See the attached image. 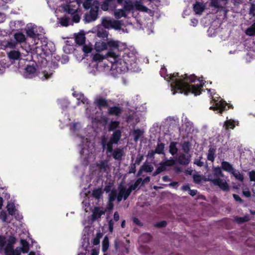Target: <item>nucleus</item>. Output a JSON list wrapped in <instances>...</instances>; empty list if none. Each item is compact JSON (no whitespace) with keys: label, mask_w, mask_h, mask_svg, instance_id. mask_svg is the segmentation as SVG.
<instances>
[{"label":"nucleus","mask_w":255,"mask_h":255,"mask_svg":"<svg viewBox=\"0 0 255 255\" xmlns=\"http://www.w3.org/2000/svg\"><path fill=\"white\" fill-rule=\"evenodd\" d=\"M221 170L228 172L229 173H231L232 171L234 169L232 164L230 163L228 161H223L221 162Z\"/></svg>","instance_id":"nucleus-26"},{"label":"nucleus","mask_w":255,"mask_h":255,"mask_svg":"<svg viewBox=\"0 0 255 255\" xmlns=\"http://www.w3.org/2000/svg\"><path fill=\"white\" fill-rule=\"evenodd\" d=\"M142 178H138L134 182V183L132 185H131V188L133 189L134 190H135L138 185L141 183Z\"/></svg>","instance_id":"nucleus-54"},{"label":"nucleus","mask_w":255,"mask_h":255,"mask_svg":"<svg viewBox=\"0 0 255 255\" xmlns=\"http://www.w3.org/2000/svg\"><path fill=\"white\" fill-rule=\"evenodd\" d=\"M122 23L121 21L119 20H113L112 27L111 28H113L116 30H120L122 28Z\"/></svg>","instance_id":"nucleus-39"},{"label":"nucleus","mask_w":255,"mask_h":255,"mask_svg":"<svg viewBox=\"0 0 255 255\" xmlns=\"http://www.w3.org/2000/svg\"><path fill=\"white\" fill-rule=\"evenodd\" d=\"M177 144V142L175 141H172L170 142L169 146V153L172 155H174L176 154L177 153L178 151V149L176 146V145Z\"/></svg>","instance_id":"nucleus-30"},{"label":"nucleus","mask_w":255,"mask_h":255,"mask_svg":"<svg viewBox=\"0 0 255 255\" xmlns=\"http://www.w3.org/2000/svg\"><path fill=\"white\" fill-rule=\"evenodd\" d=\"M224 127L226 130L234 129L235 127V122L232 120H227L224 123Z\"/></svg>","instance_id":"nucleus-40"},{"label":"nucleus","mask_w":255,"mask_h":255,"mask_svg":"<svg viewBox=\"0 0 255 255\" xmlns=\"http://www.w3.org/2000/svg\"><path fill=\"white\" fill-rule=\"evenodd\" d=\"M107 42L104 41L97 42L95 44V49L97 51H101L107 49Z\"/></svg>","instance_id":"nucleus-29"},{"label":"nucleus","mask_w":255,"mask_h":255,"mask_svg":"<svg viewBox=\"0 0 255 255\" xmlns=\"http://www.w3.org/2000/svg\"><path fill=\"white\" fill-rule=\"evenodd\" d=\"M135 8L137 10L143 12H147L148 8L140 3H136L135 5Z\"/></svg>","instance_id":"nucleus-50"},{"label":"nucleus","mask_w":255,"mask_h":255,"mask_svg":"<svg viewBox=\"0 0 255 255\" xmlns=\"http://www.w3.org/2000/svg\"><path fill=\"white\" fill-rule=\"evenodd\" d=\"M7 216L6 213L4 211H1L0 213V219L2 222H7Z\"/></svg>","instance_id":"nucleus-60"},{"label":"nucleus","mask_w":255,"mask_h":255,"mask_svg":"<svg viewBox=\"0 0 255 255\" xmlns=\"http://www.w3.org/2000/svg\"><path fill=\"white\" fill-rule=\"evenodd\" d=\"M210 5L218 9H222L223 7L219 3V0H211Z\"/></svg>","instance_id":"nucleus-49"},{"label":"nucleus","mask_w":255,"mask_h":255,"mask_svg":"<svg viewBox=\"0 0 255 255\" xmlns=\"http://www.w3.org/2000/svg\"><path fill=\"white\" fill-rule=\"evenodd\" d=\"M124 5L123 8L118 9L114 12V15L117 19L121 17H126L127 14L126 11L128 12L131 11L134 8V5L131 0H124Z\"/></svg>","instance_id":"nucleus-8"},{"label":"nucleus","mask_w":255,"mask_h":255,"mask_svg":"<svg viewBox=\"0 0 255 255\" xmlns=\"http://www.w3.org/2000/svg\"><path fill=\"white\" fill-rule=\"evenodd\" d=\"M193 10L196 14H201L205 9V6L200 2L196 1L193 4Z\"/></svg>","instance_id":"nucleus-28"},{"label":"nucleus","mask_w":255,"mask_h":255,"mask_svg":"<svg viewBox=\"0 0 255 255\" xmlns=\"http://www.w3.org/2000/svg\"><path fill=\"white\" fill-rule=\"evenodd\" d=\"M60 23L62 26H67L69 24V18L66 17H62Z\"/></svg>","instance_id":"nucleus-53"},{"label":"nucleus","mask_w":255,"mask_h":255,"mask_svg":"<svg viewBox=\"0 0 255 255\" xmlns=\"http://www.w3.org/2000/svg\"><path fill=\"white\" fill-rule=\"evenodd\" d=\"M113 20H109L106 18H104L102 20V24L103 26L107 29H109L112 27Z\"/></svg>","instance_id":"nucleus-44"},{"label":"nucleus","mask_w":255,"mask_h":255,"mask_svg":"<svg viewBox=\"0 0 255 255\" xmlns=\"http://www.w3.org/2000/svg\"><path fill=\"white\" fill-rule=\"evenodd\" d=\"M36 26L35 25H27L26 28V33L28 36L34 39V43H35L36 38L38 37L39 34L35 30Z\"/></svg>","instance_id":"nucleus-16"},{"label":"nucleus","mask_w":255,"mask_h":255,"mask_svg":"<svg viewBox=\"0 0 255 255\" xmlns=\"http://www.w3.org/2000/svg\"><path fill=\"white\" fill-rule=\"evenodd\" d=\"M120 126V122L117 121H111L109 125L108 130L109 131H114L116 128H118Z\"/></svg>","instance_id":"nucleus-34"},{"label":"nucleus","mask_w":255,"mask_h":255,"mask_svg":"<svg viewBox=\"0 0 255 255\" xmlns=\"http://www.w3.org/2000/svg\"><path fill=\"white\" fill-rule=\"evenodd\" d=\"M93 0H85L83 3L84 8L86 9H88L91 6V2Z\"/></svg>","instance_id":"nucleus-57"},{"label":"nucleus","mask_w":255,"mask_h":255,"mask_svg":"<svg viewBox=\"0 0 255 255\" xmlns=\"http://www.w3.org/2000/svg\"><path fill=\"white\" fill-rule=\"evenodd\" d=\"M103 194V191L102 188H95L93 190L92 195L95 199H99L101 197Z\"/></svg>","instance_id":"nucleus-33"},{"label":"nucleus","mask_w":255,"mask_h":255,"mask_svg":"<svg viewBox=\"0 0 255 255\" xmlns=\"http://www.w3.org/2000/svg\"><path fill=\"white\" fill-rule=\"evenodd\" d=\"M231 174H233L235 178L241 182H243L244 179V176L242 174H241L240 171L238 170L234 169L232 171Z\"/></svg>","instance_id":"nucleus-36"},{"label":"nucleus","mask_w":255,"mask_h":255,"mask_svg":"<svg viewBox=\"0 0 255 255\" xmlns=\"http://www.w3.org/2000/svg\"><path fill=\"white\" fill-rule=\"evenodd\" d=\"M109 246V240L107 237H105L103 241L102 244V251L106 252L107 251Z\"/></svg>","instance_id":"nucleus-46"},{"label":"nucleus","mask_w":255,"mask_h":255,"mask_svg":"<svg viewBox=\"0 0 255 255\" xmlns=\"http://www.w3.org/2000/svg\"><path fill=\"white\" fill-rule=\"evenodd\" d=\"M246 33L249 36H254L255 35V29L252 25L250 27L247 28Z\"/></svg>","instance_id":"nucleus-52"},{"label":"nucleus","mask_w":255,"mask_h":255,"mask_svg":"<svg viewBox=\"0 0 255 255\" xmlns=\"http://www.w3.org/2000/svg\"><path fill=\"white\" fill-rule=\"evenodd\" d=\"M122 136V131L120 129L116 130L112 134L110 140L114 142L115 144H117L120 141Z\"/></svg>","instance_id":"nucleus-22"},{"label":"nucleus","mask_w":255,"mask_h":255,"mask_svg":"<svg viewBox=\"0 0 255 255\" xmlns=\"http://www.w3.org/2000/svg\"><path fill=\"white\" fill-rule=\"evenodd\" d=\"M133 66L128 65L123 58L117 57L114 58V61L112 65V69L115 70L119 73H122L127 72L128 70H132Z\"/></svg>","instance_id":"nucleus-5"},{"label":"nucleus","mask_w":255,"mask_h":255,"mask_svg":"<svg viewBox=\"0 0 255 255\" xmlns=\"http://www.w3.org/2000/svg\"><path fill=\"white\" fill-rule=\"evenodd\" d=\"M167 170V168L163 164L162 162L159 163V166L157 168L156 170L152 173V176H156L158 174L161 173L162 172H164Z\"/></svg>","instance_id":"nucleus-31"},{"label":"nucleus","mask_w":255,"mask_h":255,"mask_svg":"<svg viewBox=\"0 0 255 255\" xmlns=\"http://www.w3.org/2000/svg\"><path fill=\"white\" fill-rule=\"evenodd\" d=\"M202 156L199 157V159H195L194 161V163L197 165L199 167H202L204 166V162L201 161L202 159Z\"/></svg>","instance_id":"nucleus-56"},{"label":"nucleus","mask_w":255,"mask_h":255,"mask_svg":"<svg viewBox=\"0 0 255 255\" xmlns=\"http://www.w3.org/2000/svg\"><path fill=\"white\" fill-rule=\"evenodd\" d=\"M118 195L117 191L116 189H113L109 195V201L112 207L113 202L116 200Z\"/></svg>","instance_id":"nucleus-35"},{"label":"nucleus","mask_w":255,"mask_h":255,"mask_svg":"<svg viewBox=\"0 0 255 255\" xmlns=\"http://www.w3.org/2000/svg\"><path fill=\"white\" fill-rule=\"evenodd\" d=\"M105 211L103 210H101L99 207H95L92 215V221H94L101 218V216L105 214Z\"/></svg>","instance_id":"nucleus-17"},{"label":"nucleus","mask_w":255,"mask_h":255,"mask_svg":"<svg viewBox=\"0 0 255 255\" xmlns=\"http://www.w3.org/2000/svg\"><path fill=\"white\" fill-rule=\"evenodd\" d=\"M212 182L216 186H218L222 190L224 191H228L230 190V187L227 182L221 179L211 178Z\"/></svg>","instance_id":"nucleus-14"},{"label":"nucleus","mask_w":255,"mask_h":255,"mask_svg":"<svg viewBox=\"0 0 255 255\" xmlns=\"http://www.w3.org/2000/svg\"><path fill=\"white\" fill-rule=\"evenodd\" d=\"M36 69L34 66L27 65L25 68L24 75L26 78H32L35 74Z\"/></svg>","instance_id":"nucleus-18"},{"label":"nucleus","mask_w":255,"mask_h":255,"mask_svg":"<svg viewBox=\"0 0 255 255\" xmlns=\"http://www.w3.org/2000/svg\"><path fill=\"white\" fill-rule=\"evenodd\" d=\"M117 3L122 5L124 0H116ZM117 7L116 0H104L101 4V8L104 11H107L109 8L115 9Z\"/></svg>","instance_id":"nucleus-10"},{"label":"nucleus","mask_w":255,"mask_h":255,"mask_svg":"<svg viewBox=\"0 0 255 255\" xmlns=\"http://www.w3.org/2000/svg\"><path fill=\"white\" fill-rule=\"evenodd\" d=\"M108 138L105 135H103L101 137V145L102 146V148L103 150L106 149V153L108 154L109 153H112L113 150V144H115L114 142H113L110 140L108 142Z\"/></svg>","instance_id":"nucleus-12"},{"label":"nucleus","mask_w":255,"mask_h":255,"mask_svg":"<svg viewBox=\"0 0 255 255\" xmlns=\"http://www.w3.org/2000/svg\"><path fill=\"white\" fill-rule=\"evenodd\" d=\"M112 152L113 158L117 160H121L125 154L123 148H117Z\"/></svg>","instance_id":"nucleus-20"},{"label":"nucleus","mask_w":255,"mask_h":255,"mask_svg":"<svg viewBox=\"0 0 255 255\" xmlns=\"http://www.w3.org/2000/svg\"><path fill=\"white\" fill-rule=\"evenodd\" d=\"M82 50L84 53L86 54V55L91 52L93 48L92 46L91 45H83Z\"/></svg>","instance_id":"nucleus-48"},{"label":"nucleus","mask_w":255,"mask_h":255,"mask_svg":"<svg viewBox=\"0 0 255 255\" xmlns=\"http://www.w3.org/2000/svg\"><path fill=\"white\" fill-rule=\"evenodd\" d=\"M95 103L100 109L103 108H107L109 106L108 101L102 97L97 98L95 100Z\"/></svg>","instance_id":"nucleus-24"},{"label":"nucleus","mask_w":255,"mask_h":255,"mask_svg":"<svg viewBox=\"0 0 255 255\" xmlns=\"http://www.w3.org/2000/svg\"><path fill=\"white\" fill-rule=\"evenodd\" d=\"M216 147L214 145H211L207 153V159L211 162H214L216 157Z\"/></svg>","instance_id":"nucleus-19"},{"label":"nucleus","mask_w":255,"mask_h":255,"mask_svg":"<svg viewBox=\"0 0 255 255\" xmlns=\"http://www.w3.org/2000/svg\"><path fill=\"white\" fill-rule=\"evenodd\" d=\"M122 112V108L119 106H113L108 110V114L112 116H119Z\"/></svg>","instance_id":"nucleus-25"},{"label":"nucleus","mask_w":255,"mask_h":255,"mask_svg":"<svg viewBox=\"0 0 255 255\" xmlns=\"http://www.w3.org/2000/svg\"><path fill=\"white\" fill-rule=\"evenodd\" d=\"M39 43L36 42L34 44L28 45L25 46L24 51L28 53V51H31L33 54H35L38 58L39 56L41 58L45 59V57L49 55L51 51L48 47V45L42 44L38 45Z\"/></svg>","instance_id":"nucleus-2"},{"label":"nucleus","mask_w":255,"mask_h":255,"mask_svg":"<svg viewBox=\"0 0 255 255\" xmlns=\"http://www.w3.org/2000/svg\"><path fill=\"white\" fill-rule=\"evenodd\" d=\"M143 131L141 129L137 128L134 129L133 131V135L134 136V140L137 141L139 138L143 135Z\"/></svg>","instance_id":"nucleus-37"},{"label":"nucleus","mask_w":255,"mask_h":255,"mask_svg":"<svg viewBox=\"0 0 255 255\" xmlns=\"http://www.w3.org/2000/svg\"><path fill=\"white\" fill-rule=\"evenodd\" d=\"M15 242V239L14 237L5 238L0 236V252L3 250L6 255H16L14 249Z\"/></svg>","instance_id":"nucleus-3"},{"label":"nucleus","mask_w":255,"mask_h":255,"mask_svg":"<svg viewBox=\"0 0 255 255\" xmlns=\"http://www.w3.org/2000/svg\"><path fill=\"white\" fill-rule=\"evenodd\" d=\"M119 194H120V195L124 197V200H127L129 196L126 190V187H125L124 186L119 187Z\"/></svg>","instance_id":"nucleus-42"},{"label":"nucleus","mask_w":255,"mask_h":255,"mask_svg":"<svg viewBox=\"0 0 255 255\" xmlns=\"http://www.w3.org/2000/svg\"><path fill=\"white\" fill-rule=\"evenodd\" d=\"M206 176L207 177V181L212 182L210 179H221L220 177H224L221 168L219 166L213 167L212 173H209Z\"/></svg>","instance_id":"nucleus-11"},{"label":"nucleus","mask_w":255,"mask_h":255,"mask_svg":"<svg viewBox=\"0 0 255 255\" xmlns=\"http://www.w3.org/2000/svg\"><path fill=\"white\" fill-rule=\"evenodd\" d=\"M107 49L109 50L107 55L109 57L116 58L120 55L119 52L126 48L127 45L119 41L109 40L107 41Z\"/></svg>","instance_id":"nucleus-4"},{"label":"nucleus","mask_w":255,"mask_h":255,"mask_svg":"<svg viewBox=\"0 0 255 255\" xmlns=\"http://www.w3.org/2000/svg\"><path fill=\"white\" fill-rule=\"evenodd\" d=\"M7 210L10 215H13L15 214L16 209L14 203H8L7 205Z\"/></svg>","instance_id":"nucleus-38"},{"label":"nucleus","mask_w":255,"mask_h":255,"mask_svg":"<svg viewBox=\"0 0 255 255\" xmlns=\"http://www.w3.org/2000/svg\"><path fill=\"white\" fill-rule=\"evenodd\" d=\"M164 145L165 144L163 143H158L155 149V152L159 154H163Z\"/></svg>","instance_id":"nucleus-41"},{"label":"nucleus","mask_w":255,"mask_h":255,"mask_svg":"<svg viewBox=\"0 0 255 255\" xmlns=\"http://www.w3.org/2000/svg\"><path fill=\"white\" fill-rule=\"evenodd\" d=\"M167 225V223L166 221H161L158 222L154 224V226L158 228H162L163 227H165Z\"/></svg>","instance_id":"nucleus-51"},{"label":"nucleus","mask_w":255,"mask_h":255,"mask_svg":"<svg viewBox=\"0 0 255 255\" xmlns=\"http://www.w3.org/2000/svg\"><path fill=\"white\" fill-rule=\"evenodd\" d=\"M230 107L232 108H233L232 106H229L228 108H227V103L225 102H220V103H217L216 104V106L214 108V109L219 111V112L222 114L224 111L227 110L230 108ZM210 109H213V107H211Z\"/></svg>","instance_id":"nucleus-23"},{"label":"nucleus","mask_w":255,"mask_h":255,"mask_svg":"<svg viewBox=\"0 0 255 255\" xmlns=\"http://www.w3.org/2000/svg\"><path fill=\"white\" fill-rule=\"evenodd\" d=\"M192 146V143L190 141H184L181 144L182 150L185 154H188Z\"/></svg>","instance_id":"nucleus-27"},{"label":"nucleus","mask_w":255,"mask_h":255,"mask_svg":"<svg viewBox=\"0 0 255 255\" xmlns=\"http://www.w3.org/2000/svg\"><path fill=\"white\" fill-rule=\"evenodd\" d=\"M75 41L79 45H83L85 42V36L83 34H79L75 36Z\"/></svg>","instance_id":"nucleus-32"},{"label":"nucleus","mask_w":255,"mask_h":255,"mask_svg":"<svg viewBox=\"0 0 255 255\" xmlns=\"http://www.w3.org/2000/svg\"><path fill=\"white\" fill-rule=\"evenodd\" d=\"M126 51L124 54L122 55V58L126 61V62L130 66H135L136 61L137 60L136 56L135 53L130 51L129 49H125Z\"/></svg>","instance_id":"nucleus-9"},{"label":"nucleus","mask_w":255,"mask_h":255,"mask_svg":"<svg viewBox=\"0 0 255 255\" xmlns=\"http://www.w3.org/2000/svg\"><path fill=\"white\" fill-rule=\"evenodd\" d=\"M23 237H21L20 244L21 247L19 248H18V249L23 253H27L29 250V245L26 240L22 238Z\"/></svg>","instance_id":"nucleus-21"},{"label":"nucleus","mask_w":255,"mask_h":255,"mask_svg":"<svg viewBox=\"0 0 255 255\" xmlns=\"http://www.w3.org/2000/svg\"><path fill=\"white\" fill-rule=\"evenodd\" d=\"M103 59V56L100 54H94L93 57V60L94 61H100Z\"/></svg>","instance_id":"nucleus-59"},{"label":"nucleus","mask_w":255,"mask_h":255,"mask_svg":"<svg viewBox=\"0 0 255 255\" xmlns=\"http://www.w3.org/2000/svg\"><path fill=\"white\" fill-rule=\"evenodd\" d=\"M26 37L24 34L21 32H17V47H21L22 49L24 50L25 46H28L25 42ZM17 60H18V68L20 66V64H22V62H25L27 61L26 59L22 58L19 49L17 50Z\"/></svg>","instance_id":"nucleus-6"},{"label":"nucleus","mask_w":255,"mask_h":255,"mask_svg":"<svg viewBox=\"0 0 255 255\" xmlns=\"http://www.w3.org/2000/svg\"><path fill=\"white\" fill-rule=\"evenodd\" d=\"M98 7H92L90 9L89 13H86L85 16V19L87 22L95 21L98 17Z\"/></svg>","instance_id":"nucleus-13"},{"label":"nucleus","mask_w":255,"mask_h":255,"mask_svg":"<svg viewBox=\"0 0 255 255\" xmlns=\"http://www.w3.org/2000/svg\"><path fill=\"white\" fill-rule=\"evenodd\" d=\"M2 45L5 47L8 58L11 64L16 60V43L14 41L3 42Z\"/></svg>","instance_id":"nucleus-7"},{"label":"nucleus","mask_w":255,"mask_h":255,"mask_svg":"<svg viewBox=\"0 0 255 255\" xmlns=\"http://www.w3.org/2000/svg\"><path fill=\"white\" fill-rule=\"evenodd\" d=\"M108 167V165L107 162L106 161H102L99 164V168L101 169L106 170Z\"/></svg>","instance_id":"nucleus-58"},{"label":"nucleus","mask_w":255,"mask_h":255,"mask_svg":"<svg viewBox=\"0 0 255 255\" xmlns=\"http://www.w3.org/2000/svg\"><path fill=\"white\" fill-rule=\"evenodd\" d=\"M162 162L163 164H164L166 168L167 166H172L175 164L176 163V160L171 157L169 159H167L165 161Z\"/></svg>","instance_id":"nucleus-47"},{"label":"nucleus","mask_w":255,"mask_h":255,"mask_svg":"<svg viewBox=\"0 0 255 255\" xmlns=\"http://www.w3.org/2000/svg\"><path fill=\"white\" fill-rule=\"evenodd\" d=\"M166 72L165 68H162L160 75L167 81H171V88L172 94L175 95L176 93L184 94L188 95L189 94L195 96L200 95L203 91V88L205 81L200 80L194 75L188 76L187 74L179 75L178 72L171 74H165Z\"/></svg>","instance_id":"nucleus-1"},{"label":"nucleus","mask_w":255,"mask_h":255,"mask_svg":"<svg viewBox=\"0 0 255 255\" xmlns=\"http://www.w3.org/2000/svg\"><path fill=\"white\" fill-rule=\"evenodd\" d=\"M191 156L187 154L181 153L176 157V160L182 165H188L190 162Z\"/></svg>","instance_id":"nucleus-15"},{"label":"nucleus","mask_w":255,"mask_h":255,"mask_svg":"<svg viewBox=\"0 0 255 255\" xmlns=\"http://www.w3.org/2000/svg\"><path fill=\"white\" fill-rule=\"evenodd\" d=\"M249 177L250 180L255 182V171L252 170L249 172Z\"/></svg>","instance_id":"nucleus-64"},{"label":"nucleus","mask_w":255,"mask_h":255,"mask_svg":"<svg viewBox=\"0 0 255 255\" xmlns=\"http://www.w3.org/2000/svg\"><path fill=\"white\" fill-rule=\"evenodd\" d=\"M143 158L144 156L143 154H139L135 159L134 164L139 165L142 160L143 159Z\"/></svg>","instance_id":"nucleus-61"},{"label":"nucleus","mask_w":255,"mask_h":255,"mask_svg":"<svg viewBox=\"0 0 255 255\" xmlns=\"http://www.w3.org/2000/svg\"><path fill=\"white\" fill-rule=\"evenodd\" d=\"M141 167L143 169L144 171L146 172H151L153 170V167L151 164L147 163L146 162L144 163Z\"/></svg>","instance_id":"nucleus-45"},{"label":"nucleus","mask_w":255,"mask_h":255,"mask_svg":"<svg viewBox=\"0 0 255 255\" xmlns=\"http://www.w3.org/2000/svg\"><path fill=\"white\" fill-rule=\"evenodd\" d=\"M44 77L46 79L50 78L53 73V71H50L49 72L46 70H44L43 72Z\"/></svg>","instance_id":"nucleus-62"},{"label":"nucleus","mask_w":255,"mask_h":255,"mask_svg":"<svg viewBox=\"0 0 255 255\" xmlns=\"http://www.w3.org/2000/svg\"><path fill=\"white\" fill-rule=\"evenodd\" d=\"M193 181L195 183H200L202 181V177L199 174H194L193 176Z\"/></svg>","instance_id":"nucleus-55"},{"label":"nucleus","mask_w":255,"mask_h":255,"mask_svg":"<svg viewBox=\"0 0 255 255\" xmlns=\"http://www.w3.org/2000/svg\"><path fill=\"white\" fill-rule=\"evenodd\" d=\"M80 20V16L77 13V12L72 15V21L74 22L78 23L79 22Z\"/></svg>","instance_id":"nucleus-63"},{"label":"nucleus","mask_w":255,"mask_h":255,"mask_svg":"<svg viewBox=\"0 0 255 255\" xmlns=\"http://www.w3.org/2000/svg\"><path fill=\"white\" fill-rule=\"evenodd\" d=\"M152 237L149 234H143L140 237V240L143 243H147L151 240Z\"/></svg>","instance_id":"nucleus-43"}]
</instances>
